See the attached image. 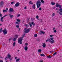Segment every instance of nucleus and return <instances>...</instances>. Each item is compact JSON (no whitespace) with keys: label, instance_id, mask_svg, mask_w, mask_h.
I'll return each mask as SVG.
<instances>
[{"label":"nucleus","instance_id":"nucleus-1","mask_svg":"<svg viewBox=\"0 0 62 62\" xmlns=\"http://www.w3.org/2000/svg\"><path fill=\"white\" fill-rule=\"evenodd\" d=\"M24 35H23L22 37H21L19 38L18 39V42L20 44H22V40H23V39L24 37Z\"/></svg>","mask_w":62,"mask_h":62},{"label":"nucleus","instance_id":"nucleus-2","mask_svg":"<svg viewBox=\"0 0 62 62\" xmlns=\"http://www.w3.org/2000/svg\"><path fill=\"white\" fill-rule=\"evenodd\" d=\"M36 4L37 8H40L41 6V3L40 0L38 1L36 3Z\"/></svg>","mask_w":62,"mask_h":62},{"label":"nucleus","instance_id":"nucleus-3","mask_svg":"<svg viewBox=\"0 0 62 62\" xmlns=\"http://www.w3.org/2000/svg\"><path fill=\"white\" fill-rule=\"evenodd\" d=\"M54 39V38H51L50 39H49V41L52 43H53L54 42V40H53Z\"/></svg>","mask_w":62,"mask_h":62},{"label":"nucleus","instance_id":"nucleus-4","mask_svg":"<svg viewBox=\"0 0 62 62\" xmlns=\"http://www.w3.org/2000/svg\"><path fill=\"white\" fill-rule=\"evenodd\" d=\"M24 32L25 33H29V32L30 31V30L29 29H27L26 28H25L24 29Z\"/></svg>","mask_w":62,"mask_h":62},{"label":"nucleus","instance_id":"nucleus-5","mask_svg":"<svg viewBox=\"0 0 62 62\" xmlns=\"http://www.w3.org/2000/svg\"><path fill=\"white\" fill-rule=\"evenodd\" d=\"M56 7L57 8L59 7V8H61L62 7V5L59 4L57 3L56 4Z\"/></svg>","mask_w":62,"mask_h":62},{"label":"nucleus","instance_id":"nucleus-6","mask_svg":"<svg viewBox=\"0 0 62 62\" xmlns=\"http://www.w3.org/2000/svg\"><path fill=\"white\" fill-rule=\"evenodd\" d=\"M59 11H60V12L59 13V14L60 15H62V8H61L60 9H59Z\"/></svg>","mask_w":62,"mask_h":62},{"label":"nucleus","instance_id":"nucleus-7","mask_svg":"<svg viewBox=\"0 0 62 62\" xmlns=\"http://www.w3.org/2000/svg\"><path fill=\"white\" fill-rule=\"evenodd\" d=\"M3 33H4V34L5 35L6 34H7V31L6 30V29H5L3 31Z\"/></svg>","mask_w":62,"mask_h":62},{"label":"nucleus","instance_id":"nucleus-8","mask_svg":"<svg viewBox=\"0 0 62 62\" xmlns=\"http://www.w3.org/2000/svg\"><path fill=\"white\" fill-rule=\"evenodd\" d=\"M4 5V2L2 1H1L0 2V7H3Z\"/></svg>","mask_w":62,"mask_h":62},{"label":"nucleus","instance_id":"nucleus-9","mask_svg":"<svg viewBox=\"0 0 62 62\" xmlns=\"http://www.w3.org/2000/svg\"><path fill=\"white\" fill-rule=\"evenodd\" d=\"M13 11H14V10L13 9V8H10L9 10V12H13Z\"/></svg>","mask_w":62,"mask_h":62},{"label":"nucleus","instance_id":"nucleus-10","mask_svg":"<svg viewBox=\"0 0 62 62\" xmlns=\"http://www.w3.org/2000/svg\"><path fill=\"white\" fill-rule=\"evenodd\" d=\"M6 16H7V15H6L4 16H3V17L1 18V22H3V18H4V17H5Z\"/></svg>","mask_w":62,"mask_h":62},{"label":"nucleus","instance_id":"nucleus-11","mask_svg":"<svg viewBox=\"0 0 62 62\" xmlns=\"http://www.w3.org/2000/svg\"><path fill=\"white\" fill-rule=\"evenodd\" d=\"M45 34V32H44V31H40V34Z\"/></svg>","mask_w":62,"mask_h":62},{"label":"nucleus","instance_id":"nucleus-12","mask_svg":"<svg viewBox=\"0 0 62 62\" xmlns=\"http://www.w3.org/2000/svg\"><path fill=\"white\" fill-rule=\"evenodd\" d=\"M19 3L17 2L15 4V6L16 7H18L19 6Z\"/></svg>","mask_w":62,"mask_h":62},{"label":"nucleus","instance_id":"nucleus-13","mask_svg":"<svg viewBox=\"0 0 62 62\" xmlns=\"http://www.w3.org/2000/svg\"><path fill=\"white\" fill-rule=\"evenodd\" d=\"M7 56L8 58H9V59H10V58H11V55H10L9 54H8L7 55Z\"/></svg>","mask_w":62,"mask_h":62},{"label":"nucleus","instance_id":"nucleus-14","mask_svg":"<svg viewBox=\"0 0 62 62\" xmlns=\"http://www.w3.org/2000/svg\"><path fill=\"white\" fill-rule=\"evenodd\" d=\"M33 8V9H35L36 8V7L35 6V4H33L32 6Z\"/></svg>","mask_w":62,"mask_h":62},{"label":"nucleus","instance_id":"nucleus-15","mask_svg":"<svg viewBox=\"0 0 62 62\" xmlns=\"http://www.w3.org/2000/svg\"><path fill=\"white\" fill-rule=\"evenodd\" d=\"M24 49L25 51H27V49H28V47L27 46H25L24 47Z\"/></svg>","mask_w":62,"mask_h":62},{"label":"nucleus","instance_id":"nucleus-16","mask_svg":"<svg viewBox=\"0 0 62 62\" xmlns=\"http://www.w3.org/2000/svg\"><path fill=\"white\" fill-rule=\"evenodd\" d=\"M9 16H10V18H12V17H13V15H11L10 14H9Z\"/></svg>","mask_w":62,"mask_h":62},{"label":"nucleus","instance_id":"nucleus-17","mask_svg":"<svg viewBox=\"0 0 62 62\" xmlns=\"http://www.w3.org/2000/svg\"><path fill=\"white\" fill-rule=\"evenodd\" d=\"M42 46L44 47H45L46 46V44L45 43H43V45H42Z\"/></svg>","mask_w":62,"mask_h":62},{"label":"nucleus","instance_id":"nucleus-18","mask_svg":"<svg viewBox=\"0 0 62 62\" xmlns=\"http://www.w3.org/2000/svg\"><path fill=\"white\" fill-rule=\"evenodd\" d=\"M18 36L17 35H16L15 36V38L17 39V38H18Z\"/></svg>","mask_w":62,"mask_h":62},{"label":"nucleus","instance_id":"nucleus-19","mask_svg":"<svg viewBox=\"0 0 62 62\" xmlns=\"http://www.w3.org/2000/svg\"><path fill=\"white\" fill-rule=\"evenodd\" d=\"M41 2L43 3V4H44V1L43 0H41Z\"/></svg>","mask_w":62,"mask_h":62},{"label":"nucleus","instance_id":"nucleus-20","mask_svg":"<svg viewBox=\"0 0 62 62\" xmlns=\"http://www.w3.org/2000/svg\"><path fill=\"white\" fill-rule=\"evenodd\" d=\"M47 57L48 58H52V56L51 55H49V56H47Z\"/></svg>","mask_w":62,"mask_h":62},{"label":"nucleus","instance_id":"nucleus-21","mask_svg":"<svg viewBox=\"0 0 62 62\" xmlns=\"http://www.w3.org/2000/svg\"><path fill=\"white\" fill-rule=\"evenodd\" d=\"M40 55L42 56H45V55H44V54H40Z\"/></svg>","mask_w":62,"mask_h":62},{"label":"nucleus","instance_id":"nucleus-22","mask_svg":"<svg viewBox=\"0 0 62 62\" xmlns=\"http://www.w3.org/2000/svg\"><path fill=\"white\" fill-rule=\"evenodd\" d=\"M20 58H19L18 59H17L16 60V62H18V61H19V60H20Z\"/></svg>","mask_w":62,"mask_h":62},{"label":"nucleus","instance_id":"nucleus-23","mask_svg":"<svg viewBox=\"0 0 62 62\" xmlns=\"http://www.w3.org/2000/svg\"><path fill=\"white\" fill-rule=\"evenodd\" d=\"M38 52H41V50L40 49H39L38 50Z\"/></svg>","mask_w":62,"mask_h":62},{"label":"nucleus","instance_id":"nucleus-24","mask_svg":"<svg viewBox=\"0 0 62 62\" xmlns=\"http://www.w3.org/2000/svg\"><path fill=\"white\" fill-rule=\"evenodd\" d=\"M7 12V11L6 10H3V12Z\"/></svg>","mask_w":62,"mask_h":62},{"label":"nucleus","instance_id":"nucleus-25","mask_svg":"<svg viewBox=\"0 0 62 62\" xmlns=\"http://www.w3.org/2000/svg\"><path fill=\"white\" fill-rule=\"evenodd\" d=\"M51 4L52 5H55V3L54 2H51Z\"/></svg>","mask_w":62,"mask_h":62},{"label":"nucleus","instance_id":"nucleus-26","mask_svg":"<svg viewBox=\"0 0 62 62\" xmlns=\"http://www.w3.org/2000/svg\"><path fill=\"white\" fill-rule=\"evenodd\" d=\"M16 38H14V39H13V40L14 41H15L16 40Z\"/></svg>","mask_w":62,"mask_h":62},{"label":"nucleus","instance_id":"nucleus-27","mask_svg":"<svg viewBox=\"0 0 62 62\" xmlns=\"http://www.w3.org/2000/svg\"><path fill=\"white\" fill-rule=\"evenodd\" d=\"M57 54V53L55 52L54 54H53V55L54 56L55 55V54Z\"/></svg>","mask_w":62,"mask_h":62},{"label":"nucleus","instance_id":"nucleus-28","mask_svg":"<svg viewBox=\"0 0 62 62\" xmlns=\"http://www.w3.org/2000/svg\"><path fill=\"white\" fill-rule=\"evenodd\" d=\"M38 36V35H37V34H34V37H37Z\"/></svg>","mask_w":62,"mask_h":62},{"label":"nucleus","instance_id":"nucleus-29","mask_svg":"<svg viewBox=\"0 0 62 62\" xmlns=\"http://www.w3.org/2000/svg\"><path fill=\"white\" fill-rule=\"evenodd\" d=\"M32 2L31 1H30L29 2L30 4H33V3H32Z\"/></svg>","mask_w":62,"mask_h":62},{"label":"nucleus","instance_id":"nucleus-30","mask_svg":"<svg viewBox=\"0 0 62 62\" xmlns=\"http://www.w3.org/2000/svg\"><path fill=\"white\" fill-rule=\"evenodd\" d=\"M15 44H16L15 42H14L13 43V46H15Z\"/></svg>","mask_w":62,"mask_h":62},{"label":"nucleus","instance_id":"nucleus-31","mask_svg":"<svg viewBox=\"0 0 62 62\" xmlns=\"http://www.w3.org/2000/svg\"><path fill=\"white\" fill-rule=\"evenodd\" d=\"M31 24H33V25H34H34H35V23H34L33 22H32L31 23Z\"/></svg>","mask_w":62,"mask_h":62},{"label":"nucleus","instance_id":"nucleus-32","mask_svg":"<svg viewBox=\"0 0 62 62\" xmlns=\"http://www.w3.org/2000/svg\"><path fill=\"white\" fill-rule=\"evenodd\" d=\"M17 22H21V20H20L19 19H17Z\"/></svg>","mask_w":62,"mask_h":62},{"label":"nucleus","instance_id":"nucleus-33","mask_svg":"<svg viewBox=\"0 0 62 62\" xmlns=\"http://www.w3.org/2000/svg\"><path fill=\"white\" fill-rule=\"evenodd\" d=\"M52 16H54L55 15V14H54V13H53V14L52 15Z\"/></svg>","mask_w":62,"mask_h":62},{"label":"nucleus","instance_id":"nucleus-34","mask_svg":"<svg viewBox=\"0 0 62 62\" xmlns=\"http://www.w3.org/2000/svg\"><path fill=\"white\" fill-rule=\"evenodd\" d=\"M2 31H2V28L0 29V32H2Z\"/></svg>","mask_w":62,"mask_h":62},{"label":"nucleus","instance_id":"nucleus-35","mask_svg":"<svg viewBox=\"0 0 62 62\" xmlns=\"http://www.w3.org/2000/svg\"><path fill=\"white\" fill-rule=\"evenodd\" d=\"M17 17H20V15H19V14L17 15Z\"/></svg>","mask_w":62,"mask_h":62},{"label":"nucleus","instance_id":"nucleus-36","mask_svg":"<svg viewBox=\"0 0 62 62\" xmlns=\"http://www.w3.org/2000/svg\"><path fill=\"white\" fill-rule=\"evenodd\" d=\"M54 33H56V30H54Z\"/></svg>","mask_w":62,"mask_h":62},{"label":"nucleus","instance_id":"nucleus-37","mask_svg":"<svg viewBox=\"0 0 62 62\" xmlns=\"http://www.w3.org/2000/svg\"><path fill=\"white\" fill-rule=\"evenodd\" d=\"M16 27L17 28H18L19 27V25H16Z\"/></svg>","mask_w":62,"mask_h":62},{"label":"nucleus","instance_id":"nucleus-38","mask_svg":"<svg viewBox=\"0 0 62 62\" xmlns=\"http://www.w3.org/2000/svg\"><path fill=\"white\" fill-rule=\"evenodd\" d=\"M36 18L37 19H38V18H39V16H37L36 17Z\"/></svg>","mask_w":62,"mask_h":62},{"label":"nucleus","instance_id":"nucleus-39","mask_svg":"<svg viewBox=\"0 0 62 62\" xmlns=\"http://www.w3.org/2000/svg\"><path fill=\"white\" fill-rule=\"evenodd\" d=\"M25 26H27V27H28V25L27 24H25Z\"/></svg>","mask_w":62,"mask_h":62},{"label":"nucleus","instance_id":"nucleus-40","mask_svg":"<svg viewBox=\"0 0 62 62\" xmlns=\"http://www.w3.org/2000/svg\"><path fill=\"white\" fill-rule=\"evenodd\" d=\"M29 25L30 27L32 26V25L31 23Z\"/></svg>","mask_w":62,"mask_h":62},{"label":"nucleus","instance_id":"nucleus-41","mask_svg":"<svg viewBox=\"0 0 62 62\" xmlns=\"http://www.w3.org/2000/svg\"><path fill=\"white\" fill-rule=\"evenodd\" d=\"M16 24H19V23L18 22H16Z\"/></svg>","mask_w":62,"mask_h":62},{"label":"nucleus","instance_id":"nucleus-42","mask_svg":"<svg viewBox=\"0 0 62 62\" xmlns=\"http://www.w3.org/2000/svg\"><path fill=\"white\" fill-rule=\"evenodd\" d=\"M53 36H54L53 35H50V37H53Z\"/></svg>","mask_w":62,"mask_h":62},{"label":"nucleus","instance_id":"nucleus-43","mask_svg":"<svg viewBox=\"0 0 62 62\" xmlns=\"http://www.w3.org/2000/svg\"><path fill=\"white\" fill-rule=\"evenodd\" d=\"M39 10H41V8H39Z\"/></svg>","mask_w":62,"mask_h":62},{"label":"nucleus","instance_id":"nucleus-44","mask_svg":"<svg viewBox=\"0 0 62 62\" xmlns=\"http://www.w3.org/2000/svg\"><path fill=\"white\" fill-rule=\"evenodd\" d=\"M0 16L2 17V15L1 14H0Z\"/></svg>","mask_w":62,"mask_h":62},{"label":"nucleus","instance_id":"nucleus-45","mask_svg":"<svg viewBox=\"0 0 62 62\" xmlns=\"http://www.w3.org/2000/svg\"><path fill=\"white\" fill-rule=\"evenodd\" d=\"M14 3V2H12L11 3V4H13Z\"/></svg>","mask_w":62,"mask_h":62},{"label":"nucleus","instance_id":"nucleus-46","mask_svg":"<svg viewBox=\"0 0 62 62\" xmlns=\"http://www.w3.org/2000/svg\"><path fill=\"white\" fill-rule=\"evenodd\" d=\"M11 39V38H10L9 39V41H10V40Z\"/></svg>","mask_w":62,"mask_h":62},{"label":"nucleus","instance_id":"nucleus-47","mask_svg":"<svg viewBox=\"0 0 62 62\" xmlns=\"http://www.w3.org/2000/svg\"><path fill=\"white\" fill-rule=\"evenodd\" d=\"M0 58H3V57H1V56H0Z\"/></svg>","mask_w":62,"mask_h":62},{"label":"nucleus","instance_id":"nucleus-48","mask_svg":"<svg viewBox=\"0 0 62 62\" xmlns=\"http://www.w3.org/2000/svg\"><path fill=\"white\" fill-rule=\"evenodd\" d=\"M49 41V39H47L46 40V41L47 42V41Z\"/></svg>","mask_w":62,"mask_h":62},{"label":"nucleus","instance_id":"nucleus-49","mask_svg":"<svg viewBox=\"0 0 62 62\" xmlns=\"http://www.w3.org/2000/svg\"><path fill=\"white\" fill-rule=\"evenodd\" d=\"M0 62H3V61L2 60H0Z\"/></svg>","mask_w":62,"mask_h":62},{"label":"nucleus","instance_id":"nucleus-50","mask_svg":"<svg viewBox=\"0 0 62 62\" xmlns=\"http://www.w3.org/2000/svg\"><path fill=\"white\" fill-rule=\"evenodd\" d=\"M25 45H28V44L27 43H26Z\"/></svg>","mask_w":62,"mask_h":62},{"label":"nucleus","instance_id":"nucleus-51","mask_svg":"<svg viewBox=\"0 0 62 62\" xmlns=\"http://www.w3.org/2000/svg\"><path fill=\"white\" fill-rule=\"evenodd\" d=\"M59 26H60L61 27H62V25H59Z\"/></svg>","mask_w":62,"mask_h":62},{"label":"nucleus","instance_id":"nucleus-52","mask_svg":"<svg viewBox=\"0 0 62 62\" xmlns=\"http://www.w3.org/2000/svg\"><path fill=\"white\" fill-rule=\"evenodd\" d=\"M17 57H15V59H17Z\"/></svg>","mask_w":62,"mask_h":62},{"label":"nucleus","instance_id":"nucleus-53","mask_svg":"<svg viewBox=\"0 0 62 62\" xmlns=\"http://www.w3.org/2000/svg\"><path fill=\"white\" fill-rule=\"evenodd\" d=\"M7 57H6V58H5V60H7Z\"/></svg>","mask_w":62,"mask_h":62},{"label":"nucleus","instance_id":"nucleus-54","mask_svg":"<svg viewBox=\"0 0 62 62\" xmlns=\"http://www.w3.org/2000/svg\"><path fill=\"white\" fill-rule=\"evenodd\" d=\"M40 22H42V19H40Z\"/></svg>","mask_w":62,"mask_h":62},{"label":"nucleus","instance_id":"nucleus-55","mask_svg":"<svg viewBox=\"0 0 62 62\" xmlns=\"http://www.w3.org/2000/svg\"><path fill=\"white\" fill-rule=\"evenodd\" d=\"M20 29L21 28H19V31H20Z\"/></svg>","mask_w":62,"mask_h":62},{"label":"nucleus","instance_id":"nucleus-56","mask_svg":"<svg viewBox=\"0 0 62 62\" xmlns=\"http://www.w3.org/2000/svg\"><path fill=\"white\" fill-rule=\"evenodd\" d=\"M24 9H26V7H25L24 8Z\"/></svg>","mask_w":62,"mask_h":62},{"label":"nucleus","instance_id":"nucleus-57","mask_svg":"<svg viewBox=\"0 0 62 62\" xmlns=\"http://www.w3.org/2000/svg\"><path fill=\"white\" fill-rule=\"evenodd\" d=\"M55 29V28L54 27V28L53 29V30H54V29Z\"/></svg>","mask_w":62,"mask_h":62},{"label":"nucleus","instance_id":"nucleus-58","mask_svg":"<svg viewBox=\"0 0 62 62\" xmlns=\"http://www.w3.org/2000/svg\"><path fill=\"white\" fill-rule=\"evenodd\" d=\"M6 9L7 10H8V8H7Z\"/></svg>","mask_w":62,"mask_h":62},{"label":"nucleus","instance_id":"nucleus-59","mask_svg":"<svg viewBox=\"0 0 62 62\" xmlns=\"http://www.w3.org/2000/svg\"><path fill=\"white\" fill-rule=\"evenodd\" d=\"M58 10V8H56V10Z\"/></svg>","mask_w":62,"mask_h":62},{"label":"nucleus","instance_id":"nucleus-60","mask_svg":"<svg viewBox=\"0 0 62 62\" xmlns=\"http://www.w3.org/2000/svg\"><path fill=\"white\" fill-rule=\"evenodd\" d=\"M57 12H59V11H57Z\"/></svg>","mask_w":62,"mask_h":62},{"label":"nucleus","instance_id":"nucleus-61","mask_svg":"<svg viewBox=\"0 0 62 62\" xmlns=\"http://www.w3.org/2000/svg\"><path fill=\"white\" fill-rule=\"evenodd\" d=\"M50 53H52V51H50Z\"/></svg>","mask_w":62,"mask_h":62},{"label":"nucleus","instance_id":"nucleus-62","mask_svg":"<svg viewBox=\"0 0 62 62\" xmlns=\"http://www.w3.org/2000/svg\"><path fill=\"white\" fill-rule=\"evenodd\" d=\"M17 51H18V52H19V51H20V50H17Z\"/></svg>","mask_w":62,"mask_h":62},{"label":"nucleus","instance_id":"nucleus-63","mask_svg":"<svg viewBox=\"0 0 62 62\" xmlns=\"http://www.w3.org/2000/svg\"><path fill=\"white\" fill-rule=\"evenodd\" d=\"M44 30H46V29H44Z\"/></svg>","mask_w":62,"mask_h":62},{"label":"nucleus","instance_id":"nucleus-64","mask_svg":"<svg viewBox=\"0 0 62 62\" xmlns=\"http://www.w3.org/2000/svg\"><path fill=\"white\" fill-rule=\"evenodd\" d=\"M6 62H8V61H7Z\"/></svg>","mask_w":62,"mask_h":62}]
</instances>
